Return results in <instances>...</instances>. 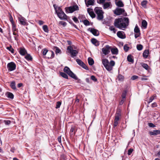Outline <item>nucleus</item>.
I'll use <instances>...</instances> for the list:
<instances>
[{
    "label": "nucleus",
    "instance_id": "nucleus-1",
    "mask_svg": "<svg viewBox=\"0 0 160 160\" xmlns=\"http://www.w3.org/2000/svg\"><path fill=\"white\" fill-rule=\"evenodd\" d=\"M129 23V19L128 18L122 17L115 19L114 24L117 28L122 29L126 28Z\"/></svg>",
    "mask_w": 160,
    "mask_h": 160
},
{
    "label": "nucleus",
    "instance_id": "nucleus-2",
    "mask_svg": "<svg viewBox=\"0 0 160 160\" xmlns=\"http://www.w3.org/2000/svg\"><path fill=\"white\" fill-rule=\"evenodd\" d=\"M53 6L54 8L55 13L58 18L61 20H67V16L62 10L61 7H58L56 4H54Z\"/></svg>",
    "mask_w": 160,
    "mask_h": 160
},
{
    "label": "nucleus",
    "instance_id": "nucleus-3",
    "mask_svg": "<svg viewBox=\"0 0 160 160\" xmlns=\"http://www.w3.org/2000/svg\"><path fill=\"white\" fill-rule=\"evenodd\" d=\"M94 10L97 15V19L99 21L102 20L103 18L104 12L102 10V8L96 7Z\"/></svg>",
    "mask_w": 160,
    "mask_h": 160
},
{
    "label": "nucleus",
    "instance_id": "nucleus-4",
    "mask_svg": "<svg viewBox=\"0 0 160 160\" xmlns=\"http://www.w3.org/2000/svg\"><path fill=\"white\" fill-rule=\"evenodd\" d=\"M63 71L67 73L68 75L72 78L75 79L76 80L78 79V78L68 67L66 66L63 69Z\"/></svg>",
    "mask_w": 160,
    "mask_h": 160
},
{
    "label": "nucleus",
    "instance_id": "nucleus-5",
    "mask_svg": "<svg viewBox=\"0 0 160 160\" xmlns=\"http://www.w3.org/2000/svg\"><path fill=\"white\" fill-rule=\"evenodd\" d=\"M113 12L114 14L117 15H123L124 16H127V14L123 8H117Z\"/></svg>",
    "mask_w": 160,
    "mask_h": 160
},
{
    "label": "nucleus",
    "instance_id": "nucleus-6",
    "mask_svg": "<svg viewBox=\"0 0 160 160\" xmlns=\"http://www.w3.org/2000/svg\"><path fill=\"white\" fill-rule=\"evenodd\" d=\"M67 50L68 52L70 54L71 57L73 58L76 57L78 53L77 51L73 49V48L71 46H68Z\"/></svg>",
    "mask_w": 160,
    "mask_h": 160
},
{
    "label": "nucleus",
    "instance_id": "nucleus-7",
    "mask_svg": "<svg viewBox=\"0 0 160 160\" xmlns=\"http://www.w3.org/2000/svg\"><path fill=\"white\" fill-rule=\"evenodd\" d=\"M111 47L108 45H106L102 49L103 53L105 55L108 54L110 52Z\"/></svg>",
    "mask_w": 160,
    "mask_h": 160
},
{
    "label": "nucleus",
    "instance_id": "nucleus-8",
    "mask_svg": "<svg viewBox=\"0 0 160 160\" xmlns=\"http://www.w3.org/2000/svg\"><path fill=\"white\" fill-rule=\"evenodd\" d=\"M102 62L106 68V69L108 71H111V68L109 67V62L108 60L106 59H102Z\"/></svg>",
    "mask_w": 160,
    "mask_h": 160
},
{
    "label": "nucleus",
    "instance_id": "nucleus-9",
    "mask_svg": "<svg viewBox=\"0 0 160 160\" xmlns=\"http://www.w3.org/2000/svg\"><path fill=\"white\" fill-rule=\"evenodd\" d=\"M7 67L8 71H12L15 69L16 65L14 62H11L8 64Z\"/></svg>",
    "mask_w": 160,
    "mask_h": 160
},
{
    "label": "nucleus",
    "instance_id": "nucleus-10",
    "mask_svg": "<svg viewBox=\"0 0 160 160\" xmlns=\"http://www.w3.org/2000/svg\"><path fill=\"white\" fill-rule=\"evenodd\" d=\"M68 9L66 10V11L68 12V10L69 12H68L71 13H72L75 11L78 10H79V8L77 5L70 6L68 7Z\"/></svg>",
    "mask_w": 160,
    "mask_h": 160
},
{
    "label": "nucleus",
    "instance_id": "nucleus-11",
    "mask_svg": "<svg viewBox=\"0 0 160 160\" xmlns=\"http://www.w3.org/2000/svg\"><path fill=\"white\" fill-rule=\"evenodd\" d=\"M78 64L86 70H88V67L80 59H77L76 60Z\"/></svg>",
    "mask_w": 160,
    "mask_h": 160
},
{
    "label": "nucleus",
    "instance_id": "nucleus-12",
    "mask_svg": "<svg viewBox=\"0 0 160 160\" xmlns=\"http://www.w3.org/2000/svg\"><path fill=\"white\" fill-rule=\"evenodd\" d=\"M88 30L94 36H98L99 35V33L98 30L93 28H89L88 29Z\"/></svg>",
    "mask_w": 160,
    "mask_h": 160
},
{
    "label": "nucleus",
    "instance_id": "nucleus-13",
    "mask_svg": "<svg viewBox=\"0 0 160 160\" xmlns=\"http://www.w3.org/2000/svg\"><path fill=\"white\" fill-rule=\"evenodd\" d=\"M121 116L115 115V119L114 120V122L113 124V126L114 127H116L119 123V121L120 119Z\"/></svg>",
    "mask_w": 160,
    "mask_h": 160
},
{
    "label": "nucleus",
    "instance_id": "nucleus-14",
    "mask_svg": "<svg viewBox=\"0 0 160 160\" xmlns=\"http://www.w3.org/2000/svg\"><path fill=\"white\" fill-rule=\"evenodd\" d=\"M87 11L90 16L92 18H93L95 17V14L93 12L92 9L91 8H88Z\"/></svg>",
    "mask_w": 160,
    "mask_h": 160
},
{
    "label": "nucleus",
    "instance_id": "nucleus-15",
    "mask_svg": "<svg viewBox=\"0 0 160 160\" xmlns=\"http://www.w3.org/2000/svg\"><path fill=\"white\" fill-rule=\"evenodd\" d=\"M124 32L122 31H118L117 32V35L118 37L121 39H124L126 38L125 35L124 34Z\"/></svg>",
    "mask_w": 160,
    "mask_h": 160
},
{
    "label": "nucleus",
    "instance_id": "nucleus-16",
    "mask_svg": "<svg viewBox=\"0 0 160 160\" xmlns=\"http://www.w3.org/2000/svg\"><path fill=\"white\" fill-rule=\"evenodd\" d=\"M86 5L87 7H88L89 6H92L94 5L95 1L94 0H88L85 1Z\"/></svg>",
    "mask_w": 160,
    "mask_h": 160
},
{
    "label": "nucleus",
    "instance_id": "nucleus-17",
    "mask_svg": "<svg viewBox=\"0 0 160 160\" xmlns=\"http://www.w3.org/2000/svg\"><path fill=\"white\" fill-rule=\"evenodd\" d=\"M115 4L118 7H123L124 6L123 2L121 0H116Z\"/></svg>",
    "mask_w": 160,
    "mask_h": 160
},
{
    "label": "nucleus",
    "instance_id": "nucleus-18",
    "mask_svg": "<svg viewBox=\"0 0 160 160\" xmlns=\"http://www.w3.org/2000/svg\"><path fill=\"white\" fill-rule=\"evenodd\" d=\"M92 43L96 46H98L99 45V42L96 39L93 38L91 39Z\"/></svg>",
    "mask_w": 160,
    "mask_h": 160
},
{
    "label": "nucleus",
    "instance_id": "nucleus-19",
    "mask_svg": "<svg viewBox=\"0 0 160 160\" xmlns=\"http://www.w3.org/2000/svg\"><path fill=\"white\" fill-rule=\"evenodd\" d=\"M76 131V128L75 126H72L70 129V135H74Z\"/></svg>",
    "mask_w": 160,
    "mask_h": 160
},
{
    "label": "nucleus",
    "instance_id": "nucleus-20",
    "mask_svg": "<svg viewBox=\"0 0 160 160\" xmlns=\"http://www.w3.org/2000/svg\"><path fill=\"white\" fill-rule=\"evenodd\" d=\"M111 2H105L103 3V7L104 9H107L108 8L110 7Z\"/></svg>",
    "mask_w": 160,
    "mask_h": 160
},
{
    "label": "nucleus",
    "instance_id": "nucleus-21",
    "mask_svg": "<svg viewBox=\"0 0 160 160\" xmlns=\"http://www.w3.org/2000/svg\"><path fill=\"white\" fill-rule=\"evenodd\" d=\"M19 52L21 55L23 56L27 53V51L24 48H20Z\"/></svg>",
    "mask_w": 160,
    "mask_h": 160
},
{
    "label": "nucleus",
    "instance_id": "nucleus-22",
    "mask_svg": "<svg viewBox=\"0 0 160 160\" xmlns=\"http://www.w3.org/2000/svg\"><path fill=\"white\" fill-rule=\"evenodd\" d=\"M110 51L112 54L117 55L118 53V50L116 48H112L111 47V50Z\"/></svg>",
    "mask_w": 160,
    "mask_h": 160
},
{
    "label": "nucleus",
    "instance_id": "nucleus-23",
    "mask_svg": "<svg viewBox=\"0 0 160 160\" xmlns=\"http://www.w3.org/2000/svg\"><path fill=\"white\" fill-rule=\"evenodd\" d=\"M19 21L20 22V23L22 25H25L26 22L25 21V19L24 18L21 17L19 18Z\"/></svg>",
    "mask_w": 160,
    "mask_h": 160
},
{
    "label": "nucleus",
    "instance_id": "nucleus-24",
    "mask_svg": "<svg viewBox=\"0 0 160 160\" xmlns=\"http://www.w3.org/2000/svg\"><path fill=\"white\" fill-rule=\"evenodd\" d=\"M80 22H83L85 26H89L90 25L89 22L87 19L80 20Z\"/></svg>",
    "mask_w": 160,
    "mask_h": 160
},
{
    "label": "nucleus",
    "instance_id": "nucleus-25",
    "mask_svg": "<svg viewBox=\"0 0 160 160\" xmlns=\"http://www.w3.org/2000/svg\"><path fill=\"white\" fill-rule=\"evenodd\" d=\"M147 3L148 1L147 0H143L141 2V5L143 8H146Z\"/></svg>",
    "mask_w": 160,
    "mask_h": 160
},
{
    "label": "nucleus",
    "instance_id": "nucleus-26",
    "mask_svg": "<svg viewBox=\"0 0 160 160\" xmlns=\"http://www.w3.org/2000/svg\"><path fill=\"white\" fill-rule=\"evenodd\" d=\"M11 87L13 90H16V86L15 82V81H12L10 83Z\"/></svg>",
    "mask_w": 160,
    "mask_h": 160
},
{
    "label": "nucleus",
    "instance_id": "nucleus-27",
    "mask_svg": "<svg viewBox=\"0 0 160 160\" xmlns=\"http://www.w3.org/2000/svg\"><path fill=\"white\" fill-rule=\"evenodd\" d=\"M127 60L128 62L133 63L134 62V60L132 58V56L131 55H129L127 58Z\"/></svg>",
    "mask_w": 160,
    "mask_h": 160
},
{
    "label": "nucleus",
    "instance_id": "nucleus-28",
    "mask_svg": "<svg viewBox=\"0 0 160 160\" xmlns=\"http://www.w3.org/2000/svg\"><path fill=\"white\" fill-rule=\"evenodd\" d=\"M149 51L145 50L143 53V56L145 58H147L148 55Z\"/></svg>",
    "mask_w": 160,
    "mask_h": 160
},
{
    "label": "nucleus",
    "instance_id": "nucleus-29",
    "mask_svg": "<svg viewBox=\"0 0 160 160\" xmlns=\"http://www.w3.org/2000/svg\"><path fill=\"white\" fill-rule=\"evenodd\" d=\"M88 62L89 65H92L94 63V61L92 58H88Z\"/></svg>",
    "mask_w": 160,
    "mask_h": 160
},
{
    "label": "nucleus",
    "instance_id": "nucleus-30",
    "mask_svg": "<svg viewBox=\"0 0 160 160\" xmlns=\"http://www.w3.org/2000/svg\"><path fill=\"white\" fill-rule=\"evenodd\" d=\"M147 22L146 20H143L142 22V26L144 28H146L147 27Z\"/></svg>",
    "mask_w": 160,
    "mask_h": 160
},
{
    "label": "nucleus",
    "instance_id": "nucleus-31",
    "mask_svg": "<svg viewBox=\"0 0 160 160\" xmlns=\"http://www.w3.org/2000/svg\"><path fill=\"white\" fill-rule=\"evenodd\" d=\"M115 62L114 61L112 60L110 62H109V64L108 65L109 67L111 68V70L112 69V67L115 65Z\"/></svg>",
    "mask_w": 160,
    "mask_h": 160
},
{
    "label": "nucleus",
    "instance_id": "nucleus-32",
    "mask_svg": "<svg viewBox=\"0 0 160 160\" xmlns=\"http://www.w3.org/2000/svg\"><path fill=\"white\" fill-rule=\"evenodd\" d=\"M60 75L63 78L65 79H68V75L65 72H60Z\"/></svg>",
    "mask_w": 160,
    "mask_h": 160
},
{
    "label": "nucleus",
    "instance_id": "nucleus-33",
    "mask_svg": "<svg viewBox=\"0 0 160 160\" xmlns=\"http://www.w3.org/2000/svg\"><path fill=\"white\" fill-rule=\"evenodd\" d=\"M121 110L120 108H118L115 115L121 116Z\"/></svg>",
    "mask_w": 160,
    "mask_h": 160
},
{
    "label": "nucleus",
    "instance_id": "nucleus-34",
    "mask_svg": "<svg viewBox=\"0 0 160 160\" xmlns=\"http://www.w3.org/2000/svg\"><path fill=\"white\" fill-rule=\"evenodd\" d=\"M54 48L55 49V51L56 54L61 53V50L58 47H55Z\"/></svg>",
    "mask_w": 160,
    "mask_h": 160
},
{
    "label": "nucleus",
    "instance_id": "nucleus-35",
    "mask_svg": "<svg viewBox=\"0 0 160 160\" xmlns=\"http://www.w3.org/2000/svg\"><path fill=\"white\" fill-rule=\"evenodd\" d=\"M43 31L46 32L48 33L49 32L48 26L46 25H44L42 27Z\"/></svg>",
    "mask_w": 160,
    "mask_h": 160
},
{
    "label": "nucleus",
    "instance_id": "nucleus-36",
    "mask_svg": "<svg viewBox=\"0 0 160 160\" xmlns=\"http://www.w3.org/2000/svg\"><path fill=\"white\" fill-rule=\"evenodd\" d=\"M25 59L28 61L32 60V58L31 55L29 54H27L25 57Z\"/></svg>",
    "mask_w": 160,
    "mask_h": 160
},
{
    "label": "nucleus",
    "instance_id": "nucleus-37",
    "mask_svg": "<svg viewBox=\"0 0 160 160\" xmlns=\"http://www.w3.org/2000/svg\"><path fill=\"white\" fill-rule=\"evenodd\" d=\"M6 48L10 51L12 53H14V49L12 48L11 46L10 45L9 47H7Z\"/></svg>",
    "mask_w": 160,
    "mask_h": 160
},
{
    "label": "nucleus",
    "instance_id": "nucleus-38",
    "mask_svg": "<svg viewBox=\"0 0 160 160\" xmlns=\"http://www.w3.org/2000/svg\"><path fill=\"white\" fill-rule=\"evenodd\" d=\"M12 32L18 31V29L16 28V25L14 23H12Z\"/></svg>",
    "mask_w": 160,
    "mask_h": 160
},
{
    "label": "nucleus",
    "instance_id": "nucleus-39",
    "mask_svg": "<svg viewBox=\"0 0 160 160\" xmlns=\"http://www.w3.org/2000/svg\"><path fill=\"white\" fill-rule=\"evenodd\" d=\"M7 96L8 98L11 99H13L14 97L13 94L10 92H8L7 93Z\"/></svg>",
    "mask_w": 160,
    "mask_h": 160
},
{
    "label": "nucleus",
    "instance_id": "nucleus-40",
    "mask_svg": "<svg viewBox=\"0 0 160 160\" xmlns=\"http://www.w3.org/2000/svg\"><path fill=\"white\" fill-rule=\"evenodd\" d=\"M134 32L135 33H139L140 32V31L139 28L138 27L137 25H136L134 29Z\"/></svg>",
    "mask_w": 160,
    "mask_h": 160
},
{
    "label": "nucleus",
    "instance_id": "nucleus-41",
    "mask_svg": "<svg viewBox=\"0 0 160 160\" xmlns=\"http://www.w3.org/2000/svg\"><path fill=\"white\" fill-rule=\"evenodd\" d=\"M143 48V46L141 44H138L137 45V48L138 51L141 50Z\"/></svg>",
    "mask_w": 160,
    "mask_h": 160
},
{
    "label": "nucleus",
    "instance_id": "nucleus-42",
    "mask_svg": "<svg viewBox=\"0 0 160 160\" xmlns=\"http://www.w3.org/2000/svg\"><path fill=\"white\" fill-rule=\"evenodd\" d=\"M142 66L146 70H148V66L145 63H142Z\"/></svg>",
    "mask_w": 160,
    "mask_h": 160
},
{
    "label": "nucleus",
    "instance_id": "nucleus-43",
    "mask_svg": "<svg viewBox=\"0 0 160 160\" xmlns=\"http://www.w3.org/2000/svg\"><path fill=\"white\" fill-rule=\"evenodd\" d=\"M109 29L110 31H112L114 33H116V30L113 26H110L109 28Z\"/></svg>",
    "mask_w": 160,
    "mask_h": 160
},
{
    "label": "nucleus",
    "instance_id": "nucleus-44",
    "mask_svg": "<svg viewBox=\"0 0 160 160\" xmlns=\"http://www.w3.org/2000/svg\"><path fill=\"white\" fill-rule=\"evenodd\" d=\"M124 77L121 74H119L118 76V80L120 81H122L123 80Z\"/></svg>",
    "mask_w": 160,
    "mask_h": 160
},
{
    "label": "nucleus",
    "instance_id": "nucleus-45",
    "mask_svg": "<svg viewBox=\"0 0 160 160\" xmlns=\"http://www.w3.org/2000/svg\"><path fill=\"white\" fill-rule=\"evenodd\" d=\"M124 49L126 52H127L129 49V47H128L127 44L124 45L123 47Z\"/></svg>",
    "mask_w": 160,
    "mask_h": 160
},
{
    "label": "nucleus",
    "instance_id": "nucleus-46",
    "mask_svg": "<svg viewBox=\"0 0 160 160\" xmlns=\"http://www.w3.org/2000/svg\"><path fill=\"white\" fill-rule=\"evenodd\" d=\"M48 51V50L46 48H44L42 50V54L44 56L45 55L47 52Z\"/></svg>",
    "mask_w": 160,
    "mask_h": 160
},
{
    "label": "nucleus",
    "instance_id": "nucleus-47",
    "mask_svg": "<svg viewBox=\"0 0 160 160\" xmlns=\"http://www.w3.org/2000/svg\"><path fill=\"white\" fill-rule=\"evenodd\" d=\"M61 104V102L60 101H58L57 102L56 105V108H60Z\"/></svg>",
    "mask_w": 160,
    "mask_h": 160
},
{
    "label": "nucleus",
    "instance_id": "nucleus-48",
    "mask_svg": "<svg viewBox=\"0 0 160 160\" xmlns=\"http://www.w3.org/2000/svg\"><path fill=\"white\" fill-rule=\"evenodd\" d=\"M59 24L62 25L64 27H65L67 23L65 22L61 21L59 22Z\"/></svg>",
    "mask_w": 160,
    "mask_h": 160
},
{
    "label": "nucleus",
    "instance_id": "nucleus-49",
    "mask_svg": "<svg viewBox=\"0 0 160 160\" xmlns=\"http://www.w3.org/2000/svg\"><path fill=\"white\" fill-rule=\"evenodd\" d=\"M154 99V97L153 96H152L149 98L148 101V103H149L151 102Z\"/></svg>",
    "mask_w": 160,
    "mask_h": 160
},
{
    "label": "nucleus",
    "instance_id": "nucleus-50",
    "mask_svg": "<svg viewBox=\"0 0 160 160\" xmlns=\"http://www.w3.org/2000/svg\"><path fill=\"white\" fill-rule=\"evenodd\" d=\"M126 93L127 91H125L123 92L122 95V99H123L126 98Z\"/></svg>",
    "mask_w": 160,
    "mask_h": 160
},
{
    "label": "nucleus",
    "instance_id": "nucleus-51",
    "mask_svg": "<svg viewBox=\"0 0 160 160\" xmlns=\"http://www.w3.org/2000/svg\"><path fill=\"white\" fill-rule=\"evenodd\" d=\"M84 18H85V17L84 16L82 15H79L78 17V18L80 20V21L81 20H83V19Z\"/></svg>",
    "mask_w": 160,
    "mask_h": 160
},
{
    "label": "nucleus",
    "instance_id": "nucleus-52",
    "mask_svg": "<svg viewBox=\"0 0 160 160\" xmlns=\"http://www.w3.org/2000/svg\"><path fill=\"white\" fill-rule=\"evenodd\" d=\"M133 150L132 148H130L128 151V155H130L132 153V152L133 151Z\"/></svg>",
    "mask_w": 160,
    "mask_h": 160
},
{
    "label": "nucleus",
    "instance_id": "nucleus-53",
    "mask_svg": "<svg viewBox=\"0 0 160 160\" xmlns=\"http://www.w3.org/2000/svg\"><path fill=\"white\" fill-rule=\"evenodd\" d=\"M91 79L94 82H96L97 79L95 76L92 75L91 77Z\"/></svg>",
    "mask_w": 160,
    "mask_h": 160
},
{
    "label": "nucleus",
    "instance_id": "nucleus-54",
    "mask_svg": "<svg viewBox=\"0 0 160 160\" xmlns=\"http://www.w3.org/2000/svg\"><path fill=\"white\" fill-rule=\"evenodd\" d=\"M72 20L74 21L76 23H78L79 21L78 19L76 17H74L72 18Z\"/></svg>",
    "mask_w": 160,
    "mask_h": 160
},
{
    "label": "nucleus",
    "instance_id": "nucleus-55",
    "mask_svg": "<svg viewBox=\"0 0 160 160\" xmlns=\"http://www.w3.org/2000/svg\"><path fill=\"white\" fill-rule=\"evenodd\" d=\"M138 78V77L136 75H133L131 77V79L132 80H135Z\"/></svg>",
    "mask_w": 160,
    "mask_h": 160
},
{
    "label": "nucleus",
    "instance_id": "nucleus-56",
    "mask_svg": "<svg viewBox=\"0 0 160 160\" xmlns=\"http://www.w3.org/2000/svg\"><path fill=\"white\" fill-rule=\"evenodd\" d=\"M4 122L6 125H8L11 123V122L9 120H6L4 121Z\"/></svg>",
    "mask_w": 160,
    "mask_h": 160
},
{
    "label": "nucleus",
    "instance_id": "nucleus-57",
    "mask_svg": "<svg viewBox=\"0 0 160 160\" xmlns=\"http://www.w3.org/2000/svg\"><path fill=\"white\" fill-rule=\"evenodd\" d=\"M140 35V33H135L134 36L135 38H137L138 37H139Z\"/></svg>",
    "mask_w": 160,
    "mask_h": 160
},
{
    "label": "nucleus",
    "instance_id": "nucleus-58",
    "mask_svg": "<svg viewBox=\"0 0 160 160\" xmlns=\"http://www.w3.org/2000/svg\"><path fill=\"white\" fill-rule=\"evenodd\" d=\"M149 134L151 135H156L154 130L153 132L150 131L149 132Z\"/></svg>",
    "mask_w": 160,
    "mask_h": 160
},
{
    "label": "nucleus",
    "instance_id": "nucleus-59",
    "mask_svg": "<svg viewBox=\"0 0 160 160\" xmlns=\"http://www.w3.org/2000/svg\"><path fill=\"white\" fill-rule=\"evenodd\" d=\"M148 125L150 127L153 128L155 127V125L152 123H148Z\"/></svg>",
    "mask_w": 160,
    "mask_h": 160
},
{
    "label": "nucleus",
    "instance_id": "nucleus-60",
    "mask_svg": "<svg viewBox=\"0 0 160 160\" xmlns=\"http://www.w3.org/2000/svg\"><path fill=\"white\" fill-rule=\"evenodd\" d=\"M51 56L49 58L51 59H52V58H53L54 56V52L52 51H51Z\"/></svg>",
    "mask_w": 160,
    "mask_h": 160
},
{
    "label": "nucleus",
    "instance_id": "nucleus-61",
    "mask_svg": "<svg viewBox=\"0 0 160 160\" xmlns=\"http://www.w3.org/2000/svg\"><path fill=\"white\" fill-rule=\"evenodd\" d=\"M10 20L11 23L12 24V23H14L13 20V18L11 15H10Z\"/></svg>",
    "mask_w": 160,
    "mask_h": 160
},
{
    "label": "nucleus",
    "instance_id": "nucleus-62",
    "mask_svg": "<svg viewBox=\"0 0 160 160\" xmlns=\"http://www.w3.org/2000/svg\"><path fill=\"white\" fill-rule=\"evenodd\" d=\"M72 26H73L75 28L77 29H78V28L77 26L75 25L74 23H73L72 22H69Z\"/></svg>",
    "mask_w": 160,
    "mask_h": 160
},
{
    "label": "nucleus",
    "instance_id": "nucleus-63",
    "mask_svg": "<svg viewBox=\"0 0 160 160\" xmlns=\"http://www.w3.org/2000/svg\"><path fill=\"white\" fill-rule=\"evenodd\" d=\"M106 0H99V2H98V3L99 4H102L104 3Z\"/></svg>",
    "mask_w": 160,
    "mask_h": 160
},
{
    "label": "nucleus",
    "instance_id": "nucleus-64",
    "mask_svg": "<svg viewBox=\"0 0 160 160\" xmlns=\"http://www.w3.org/2000/svg\"><path fill=\"white\" fill-rule=\"evenodd\" d=\"M154 131H155L156 135L160 134V130H155Z\"/></svg>",
    "mask_w": 160,
    "mask_h": 160
}]
</instances>
